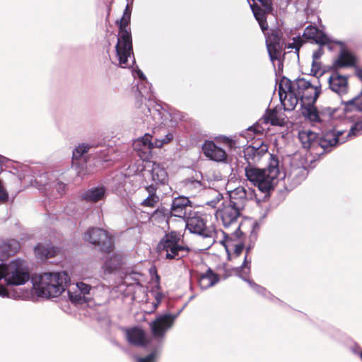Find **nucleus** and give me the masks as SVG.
I'll return each mask as SVG.
<instances>
[{"mask_svg": "<svg viewBox=\"0 0 362 362\" xmlns=\"http://www.w3.org/2000/svg\"><path fill=\"white\" fill-rule=\"evenodd\" d=\"M344 133V130L334 129L319 136L310 130H302L298 132V138L304 148L310 150L311 153L321 155L329 151V148L338 144L344 143L346 141V138L343 136Z\"/></svg>", "mask_w": 362, "mask_h": 362, "instance_id": "1", "label": "nucleus"}, {"mask_svg": "<svg viewBox=\"0 0 362 362\" xmlns=\"http://www.w3.org/2000/svg\"><path fill=\"white\" fill-rule=\"evenodd\" d=\"M279 160L276 156L270 154L267 168L261 169L255 165H245V175L248 181L263 193H269L277 185L279 175Z\"/></svg>", "mask_w": 362, "mask_h": 362, "instance_id": "2", "label": "nucleus"}, {"mask_svg": "<svg viewBox=\"0 0 362 362\" xmlns=\"http://www.w3.org/2000/svg\"><path fill=\"white\" fill-rule=\"evenodd\" d=\"M69 281L70 278L66 272H45L35 278L33 286L37 296L54 298L65 291Z\"/></svg>", "mask_w": 362, "mask_h": 362, "instance_id": "3", "label": "nucleus"}, {"mask_svg": "<svg viewBox=\"0 0 362 362\" xmlns=\"http://www.w3.org/2000/svg\"><path fill=\"white\" fill-rule=\"evenodd\" d=\"M157 251L165 259L180 260L187 257L191 249L185 244L180 233L172 230L160 240Z\"/></svg>", "mask_w": 362, "mask_h": 362, "instance_id": "4", "label": "nucleus"}, {"mask_svg": "<svg viewBox=\"0 0 362 362\" xmlns=\"http://www.w3.org/2000/svg\"><path fill=\"white\" fill-rule=\"evenodd\" d=\"M85 241L98 247L100 252L110 254L115 249L112 235L106 230L100 228H90L83 235Z\"/></svg>", "mask_w": 362, "mask_h": 362, "instance_id": "5", "label": "nucleus"}, {"mask_svg": "<svg viewBox=\"0 0 362 362\" xmlns=\"http://www.w3.org/2000/svg\"><path fill=\"white\" fill-rule=\"evenodd\" d=\"M30 278V270L25 261L18 259L6 264L7 286L23 285L29 281Z\"/></svg>", "mask_w": 362, "mask_h": 362, "instance_id": "6", "label": "nucleus"}, {"mask_svg": "<svg viewBox=\"0 0 362 362\" xmlns=\"http://www.w3.org/2000/svg\"><path fill=\"white\" fill-rule=\"evenodd\" d=\"M118 28L117 42L115 46L116 54L119 66L125 68L129 66L128 58L134 54L132 33L130 28Z\"/></svg>", "mask_w": 362, "mask_h": 362, "instance_id": "7", "label": "nucleus"}, {"mask_svg": "<svg viewBox=\"0 0 362 362\" xmlns=\"http://www.w3.org/2000/svg\"><path fill=\"white\" fill-rule=\"evenodd\" d=\"M279 93L284 109L286 111L293 110L300 100L294 82L284 78L279 84Z\"/></svg>", "mask_w": 362, "mask_h": 362, "instance_id": "8", "label": "nucleus"}, {"mask_svg": "<svg viewBox=\"0 0 362 362\" xmlns=\"http://www.w3.org/2000/svg\"><path fill=\"white\" fill-rule=\"evenodd\" d=\"M293 82L300 97V105L315 104L321 93L320 87L312 85L303 78H297Z\"/></svg>", "mask_w": 362, "mask_h": 362, "instance_id": "9", "label": "nucleus"}, {"mask_svg": "<svg viewBox=\"0 0 362 362\" xmlns=\"http://www.w3.org/2000/svg\"><path fill=\"white\" fill-rule=\"evenodd\" d=\"M266 45L269 58L272 62L280 60L284 49L283 32L279 28L272 29L266 37Z\"/></svg>", "mask_w": 362, "mask_h": 362, "instance_id": "10", "label": "nucleus"}, {"mask_svg": "<svg viewBox=\"0 0 362 362\" xmlns=\"http://www.w3.org/2000/svg\"><path fill=\"white\" fill-rule=\"evenodd\" d=\"M254 3L251 8L255 19L264 33L268 30L267 16L273 11L272 0H252Z\"/></svg>", "mask_w": 362, "mask_h": 362, "instance_id": "11", "label": "nucleus"}, {"mask_svg": "<svg viewBox=\"0 0 362 362\" xmlns=\"http://www.w3.org/2000/svg\"><path fill=\"white\" fill-rule=\"evenodd\" d=\"M241 210L228 203L223 202L221 207L216 210V217L218 220H221L225 228H228L237 223L241 216Z\"/></svg>", "mask_w": 362, "mask_h": 362, "instance_id": "12", "label": "nucleus"}, {"mask_svg": "<svg viewBox=\"0 0 362 362\" xmlns=\"http://www.w3.org/2000/svg\"><path fill=\"white\" fill-rule=\"evenodd\" d=\"M228 194L229 201L227 202V203L243 211L247 202L253 199L255 190L249 189L248 191H247L243 187L239 186L229 191Z\"/></svg>", "mask_w": 362, "mask_h": 362, "instance_id": "13", "label": "nucleus"}, {"mask_svg": "<svg viewBox=\"0 0 362 362\" xmlns=\"http://www.w3.org/2000/svg\"><path fill=\"white\" fill-rule=\"evenodd\" d=\"M125 337L128 343L138 347H146L151 343V338L146 332L139 326L124 329Z\"/></svg>", "mask_w": 362, "mask_h": 362, "instance_id": "14", "label": "nucleus"}, {"mask_svg": "<svg viewBox=\"0 0 362 362\" xmlns=\"http://www.w3.org/2000/svg\"><path fill=\"white\" fill-rule=\"evenodd\" d=\"M174 320L175 317L170 314L157 317L150 324L152 335L155 338H163L167 330L173 326Z\"/></svg>", "mask_w": 362, "mask_h": 362, "instance_id": "15", "label": "nucleus"}, {"mask_svg": "<svg viewBox=\"0 0 362 362\" xmlns=\"http://www.w3.org/2000/svg\"><path fill=\"white\" fill-rule=\"evenodd\" d=\"M185 220L186 226L190 232L201 235L204 237L212 236L214 231L206 227V222L202 217L196 214L192 216L189 215Z\"/></svg>", "mask_w": 362, "mask_h": 362, "instance_id": "16", "label": "nucleus"}, {"mask_svg": "<svg viewBox=\"0 0 362 362\" xmlns=\"http://www.w3.org/2000/svg\"><path fill=\"white\" fill-rule=\"evenodd\" d=\"M268 152V146L262 143L258 146L251 145L243 150L246 165H255Z\"/></svg>", "mask_w": 362, "mask_h": 362, "instance_id": "17", "label": "nucleus"}, {"mask_svg": "<svg viewBox=\"0 0 362 362\" xmlns=\"http://www.w3.org/2000/svg\"><path fill=\"white\" fill-rule=\"evenodd\" d=\"M303 37L308 41L314 42L320 46L332 43L331 39L322 30L313 25H308L305 28Z\"/></svg>", "mask_w": 362, "mask_h": 362, "instance_id": "18", "label": "nucleus"}, {"mask_svg": "<svg viewBox=\"0 0 362 362\" xmlns=\"http://www.w3.org/2000/svg\"><path fill=\"white\" fill-rule=\"evenodd\" d=\"M328 83L330 89L339 95H345L349 91L348 77L339 74L337 71L331 74Z\"/></svg>", "mask_w": 362, "mask_h": 362, "instance_id": "19", "label": "nucleus"}, {"mask_svg": "<svg viewBox=\"0 0 362 362\" xmlns=\"http://www.w3.org/2000/svg\"><path fill=\"white\" fill-rule=\"evenodd\" d=\"M191 207V202L188 198L179 197L173 200L170 212L172 216L186 219L191 215L190 211H188Z\"/></svg>", "mask_w": 362, "mask_h": 362, "instance_id": "20", "label": "nucleus"}, {"mask_svg": "<svg viewBox=\"0 0 362 362\" xmlns=\"http://www.w3.org/2000/svg\"><path fill=\"white\" fill-rule=\"evenodd\" d=\"M202 150L204 155L212 160L221 162L227 158L226 151L212 141H205L202 146Z\"/></svg>", "mask_w": 362, "mask_h": 362, "instance_id": "21", "label": "nucleus"}, {"mask_svg": "<svg viewBox=\"0 0 362 362\" xmlns=\"http://www.w3.org/2000/svg\"><path fill=\"white\" fill-rule=\"evenodd\" d=\"M198 284L202 289H207L217 284L220 277L211 268H208L204 272H199L197 274Z\"/></svg>", "mask_w": 362, "mask_h": 362, "instance_id": "22", "label": "nucleus"}, {"mask_svg": "<svg viewBox=\"0 0 362 362\" xmlns=\"http://www.w3.org/2000/svg\"><path fill=\"white\" fill-rule=\"evenodd\" d=\"M105 196V188L104 187H93L81 193L80 199L81 201L90 203H96L103 200Z\"/></svg>", "mask_w": 362, "mask_h": 362, "instance_id": "23", "label": "nucleus"}, {"mask_svg": "<svg viewBox=\"0 0 362 362\" xmlns=\"http://www.w3.org/2000/svg\"><path fill=\"white\" fill-rule=\"evenodd\" d=\"M148 196L140 204L144 207L154 208L160 202L159 196L157 194L158 187L151 184L144 187Z\"/></svg>", "mask_w": 362, "mask_h": 362, "instance_id": "24", "label": "nucleus"}, {"mask_svg": "<svg viewBox=\"0 0 362 362\" xmlns=\"http://www.w3.org/2000/svg\"><path fill=\"white\" fill-rule=\"evenodd\" d=\"M151 175V179L156 187L160 185H165L168 181V173L165 168L159 163H153Z\"/></svg>", "mask_w": 362, "mask_h": 362, "instance_id": "25", "label": "nucleus"}, {"mask_svg": "<svg viewBox=\"0 0 362 362\" xmlns=\"http://www.w3.org/2000/svg\"><path fill=\"white\" fill-rule=\"evenodd\" d=\"M302 115L313 125L320 124L319 110L315 104L300 105Z\"/></svg>", "mask_w": 362, "mask_h": 362, "instance_id": "26", "label": "nucleus"}, {"mask_svg": "<svg viewBox=\"0 0 362 362\" xmlns=\"http://www.w3.org/2000/svg\"><path fill=\"white\" fill-rule=\"evenodd\" d=\"M151 139H152L151 135H150L148 134H146L141 139H139L136 142L135 145L136 146H137V145L141 146L142 147H144V149L150 151L152 148H153L154 147L160 148L163 145V144L168 143L173 139V135L172 134L167 135L166 139H164L163 141H156L155 144H153V142L151 141Z\"/></svg>", "mask_w": 362, "mask_h": 362, "instance_id": "27", "label": "nucleus"}, {"mask_svg": "<svg viewBox=\"0 0 362 362\" xmlns=\"http://www.w3.org/2000/svg\"><path fill=\"white\" fill-rule=\"evenodd\" d=\"M356 57L346 50H342L337 59L333 63L334 68L354 66L356 64Z\"/></svg>", "mask_w": 362, "mask_h": 362, "instance_id": "28", "label": "nucleus"}, {"mask_svg": "<svg viewBox=\"0 0 362 362\" xmlns=\"http://www.w3.org/2000/svg\"><path fill=\"white\" fill-rule=\"evenodd\" d=\"M222 233L223 235V239L220 240V243L224 246L228 255H230V250H233L234 253L237 256H239L244 249V245L243 243L234 244L231 238H230L224 232H222Z\"/></svg>", "mask_w": 362, "mask_h": 362, "instance_id": "29", "label": "nucleus"}, {"mask_svg": "<svg viewBox=\"0 0 362 362\" xmlns=\"http://www.w3.org/2000/svg\"><path fill=\"white\" fill-rule=\"evenodd\" d=\"M264 119L265 123H269L273 126L283 127L286 124L285 118L279 117L276 109H267L264 115Z\"/></svg>", "mask_w": 362, "mask_h": 362, "instance_id": "30", "label": "nucleus"}, {"mask_svg": "<svg viewBox=\"0 0 362 362\" xmlns=\"http://www.w3.org/2000/svg\"><path fill=\"white\" fill-rule=\"evenodd\" d=\"M35 252L40 258H51L55 257L59 250L54 247H45L43 245H37L35 248Z\"/></svg>", "mask_w": 362, "mask_h": 362, "instance_id": "31", "label": "nucleus"}, {"mask_svg": "<svg viewBox=\"0 0 362 362\" xmlns=\"http://www.w3.org/2000/svg\"><path fill=\"white\" fill-rule=\"evenodd\" d=\"M170 212L163 206L158 207L152 214L151 215L150 219L152 221H155L158 223L167 222L170 217Z\"/></svg>", "mask_w": 362, "mask_h": 362, "instance_id": "32", "label": "nucleus"}, {"mask_svg": "<svg viewBox=\"0 0 362 362\" xmlns=\"http://www.w3.org/2000/svg\"><path fill=\"white\" fill-rule=\"evenodd\" d=\"M338 110L337 108H332L331 107H322L319 110L320 124H323L325 122H329L334 117V114Z\"/></svg>", "mask_w": 362, "mask_h": 362, "instance_id": "33", "label": "nucleus"}, {"mask_svg": "<svg viewBox=\"0 0 362 362\" xmlns=\"http://www.w3.org/2000/svg\"><path fill=\"white\" fill-rule=\"evenodd\" d=\"M131 14L132 10L129 5L127 4L123 13L122 17L116 21V25L118 26V28H130L129 25L131 21Z\"/></svg>", "mask_w": 362, "mask_h": 362, "instance_id": "34", "label": "nucleus"}, {"mask_svg": "<svg viewBox=\"0 0 362 362\" xmlns=\"http://www.w3.org/2000/svg\"><path fill=\"white\" fill-rule=\"evenodd\" d=\"M346 136L344 138H346V141L347 138L351 136H356L361 134H362V118L358 122H355L351 125V128L348 132L344 131Z\"/></svg>", "mask_w": 362, "mask_h": 362, "instance_id": "35", "label": "nucleus"}, {"mask_svg": "<svg viewBox=\"0 0 362 362\" xmlns=\"http://www.w3.org/2000/svg\"><path fill=\"white\" fill-rule=\"evenodd\" d=\"M89 146L87 145H79L73 152L72 163L81 158L83 155L88 152Z\"/></svg>", "mask_w": 362, "mask_h": 362, "instance_id": "36", "label": "nucleus"}, {"mask_svg": "<svg viewBox=\"0 0 362 362\" xmlns=\"http://www.w3.org/2000/svg\"><path fill=\"white\" fill-rule=\"evenodd\" d=\"M292 43H288L287 45L284 44V48L286 47L288 49H295L296 52L298 54L299 50L305 41L300 36L294 37Z\"/></svg>", "mask_w": 362, "mask_h": 362, "instance_id": "37", "label": "nucleus"}, {"mask_svg": "<svg viewBox=\"0 0 362 362\" xmlns=\"http://www.w3.org/2000/svg\"><path fill=\"white\" fill-rule=\"evenodd\" d=\"M107 264L112 271L117 269L122 265V256L119 255H115Z\"/></svg>", "mask_w": 362, "mask_h": 362, "instance_id": "38", "label": "nucleus"}, {"mask_svg": "<svg viewBox=\"0 0 362 362\" xmlns=\"http://www.w3.org/2000/svg\"><path fill=\"white\" fill-rule=\"evenodd\" d=\"M157 358L158 353L154 350L144 357L138 358L137 362H157Z\"/></svg>", "mask_w": 362, "mask_h": 362, "instance_id": "39", "label": "nucleus"}, {"mask_svg": "<svg viewBox=\"0 0 362 362\" xmlns=\"http://www.w3.org/2000/svg\"><path fill=\"white\" fill-rule=\"evenodd\" d=\"M68 293L69 299L72 303H81L82 302L83 296L80 292L72 293L70 291H69Z\"/></svg>", "mask_w": 362, "mask_h": 362, "instance_id": "40", "label": "nucleus"}, {"mask_svg": "<svg viewBox=\"0 0 362 362\" xmlns=\"http://www.w3.org/2000/svg\"><path fill=\"white\" fill-rule=\"evenodd\" d=\"M55 189L57 192L61 195H64L66 193V185L62 181L58 180L55 184Z\"/></svg>", "mask_w": 362, "mask_h": 362, "instance_id": "41", "label": "nucleus"}, {"mask_svg": "<svg viewBox=\"0 0 362 362\" xmlns=\"http://www.w3.org/2000/svg\"><path fill=\"white\" fill-rule=\"evenodd\" d=\"M250 250H251V247L249 246V247H246V254H245V259H244V262L242 264V267H241V269L244 271L245 269H247L248 271L250 270V265L251 264V259H247V256L250 252Z\"/></svg>", "mask_w": 362, "mask_h": 362, "instance_id": "42", "label": "nucleus"}, {"mask_svg": "<svg viewBox=\"0 0 362 362\" xmlns=\"http://www.w3.org/2000/svg\"><path fill=\"white\" fill-rule=\"evenodd\" d=\"M77 287L80 290V293L83 295L88 294L90 292L91 286L88 284H86L83 282H79L77 284Z\"/></svg>", "mask_w": 362, "mask_h": 362, "instance_id": "43", "label": "nucleus"}, {"mask_svg": "<svg viewBox=\"0 0 362 362\" xmlns=\"http://www.w3.org/2000/svg\"><path fill=\"white\" fill-rule=\"evenodd\" d=\"M248 132H253L254 135L255 134H262L264 132V128L257 124L255 125H253L247 129Z\"/></svg>", "mask_w": 362, "mask_h": 362, "instance_id": "44", "label": "nucleus"}, {"mask_svg": "<svg viewBox=\"0 0 362 362\" xmlns=\"http://www.w3.org/2000/svg\"><path fill=\"white\" fill-rule=\"evenodd\" d=\"M221 142L223 144L227 145L230 148H234L236 147V142L235 141L229 139L228 137H222L220 139Z\"/></svg>", "mask_w": 362, "mask_h": 362, "instance_id": "45", "label": "nucleus"}, {"mask_svg": "<svg viewBox=\"0 0 362 362\" xmlns=\"http://www.w3.org/2000/svg\"><path fill=\"white\" fill-rule=\"evenodd\" d=\"M320 69L321 62L317 59H313L311 71H313L315 74H316L320 71Z\"/></svg>", "mask_w": 362, "mask_h": 362, "instance_id": "46", "label": "nucleus"}, {"mask_svg": "<svg viewBox=\"0 0 362 362\" xmlns=\"http://www.w3.org/2000/svg\"><path fill=\"white\" fill-rule=\"evenodd\" d=\"M320 46L318 49H317L313 53V59H317L319 60L320 57L324 54V49Z\"/></svg>", "mask_w": 362, "mask_h": 362, "instance_id": "47", "label": "nucleus"}, {"mask_svg": "<svg viewBox=\"0 0 362 362\" xmlns=\"http://www.w3.org/2000/svg\"><path fill=\"white\" fill-rule=\"evenodd\" d=\"M244 226V223H241L238 225V227L237 228V229L235 230L234 232V235L237 237V238H241L243 234H244V232L243 230V227Z\"/></svg>", "mask_w": 362, "mask_h": 362, "instance_id": "48", "label": "nucleus"}, {"mask_svg": "<svg viewBox=\"0 0 362 362\" xmlns=\"http://www.w3.org/2000/svg\"><path fill=\"white\" fill-rule=\"evenodd\" d=\"M6 264H0V280L3 278L6 280Z\"/></svg>", "mask_w": 362, "mask_h": 362, "instance_id": "49", "label": "nucleus"}, {"mask_svg": "<svg viewBox=\"0 0 362 362\" xmlns=\"http://www.w3.org/2000/svg\"><path fill=\"white\" fill-rule=\"evenodd\" d=\"M355 75L362 82V67L356 66L355 69Z\"/></svg>", "mask_w": 362, "mask_h": 362, "instance_id": "50", "label": "nucleus"}, {"mask_svg": "<svg viewBox=\"0 0 362 362\" xmlns=\"http://www.w3.org/2000/svg\"><path fill=\"white\" fill-rule=\"evenodd\" d=\"M0 296H8V291L3 285H0Z\"/></svg>", "mask_w": 362, "mask_h": 362, "instance_id": "51", "label": "nucleus"}, {"mask_svg": "<svg viewBox=\"0 0 362 362\" xmlns=\"http://www.w3.org/2000/svg\"><path fill=\"white\" fill-rule=\"evenodd\" d=\"M255 227L258 228L259 227L258 224L257 223H255V222L251 223V228H252L251 233H253Z\"/></svg>", "mask_w": 362, "mask_h": 362, "instance_id": "52", "label": "nucleus"}, {"mask_svg": "<svg viewBox=\"0 0 362 362\" xmlns=\"http://www.w3.org/2000/svg\"><path fill=\"white\" fill-rule=\"evenodd\" d=\"M139 76L141 79L145 78L144 74L141 71H139Z\"/></svg>", "mask_w": 362, "mask_h": 362, "instance_id": "53", "label": "nucleus"}, {"mask_svg": "<svg viewBox=\"0 0 362 362\" xmlns=\"http://www.w3.org/2000/svg\"><path fill=\"white\" fill-rule=\"evenodd\" d=\"M110 11H111V7L110 6L108 8V13H107L108 16L110 15Z\"/></svg>", "mask_w": 362, "mask_h": 362, "instance_id": "54", "label": "nucleus"}, {"mask_svg": "<svg viewBox=\"0 0 362 362\" xmlns=\"http://www.w3.org/2000/svg\"><path fill=\"white\" fill-rule=\"evenodd\" d=\"M15 244L16 245V246H17L18 247H19V244H18V243H17V242H16V243H15Z\"/></svg>", "mask_w": 362, "mask_h": 362, "instance_id": "55", "label": "nucleus"}]
</instances>
